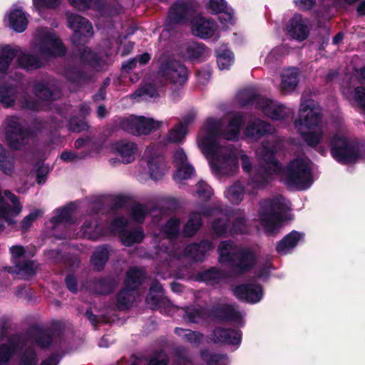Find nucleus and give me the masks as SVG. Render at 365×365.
Wrapping results in <instances>:
<instances>
[{
	"label": "nucleus",
	"instance_id": "1",
	"mask_svg": "<svg viewBox=\"0 0 365 365\" xmlns=\"http://www.w3.org/2000/svg\"><path fill=\"white\" fill-rule=\"evenodd\" d=\"M281 149V141L274 135L269 136L256 151L260 160L259 169L253 168L250 158L242 154L240 159L244 172L250 174L247 191L254 194L253 190L262 187L276 178H279L290 188L306 190L314 182L312 172V163L305 157H298L292 160L282 168L277 160L274 154Z\"/></svg>",
	"mask_w": 365,
	"mask_h": 365
},
{
	"label": "nucleus",
	"instance_id": "2",
	"mask_svg": "<svg viewBox=\"0 0 365 365\" xmlns=\"http://www.w3.org/2000/svg\"><path fill=\"white\" fill-rule=\"evenodd\" d=\"M243 116L239 113L225 118H207L197 138L199 149L209 160L217 176H230L239 170L238 155L232 144L220 143V139L235 142L240 138Z\"/></svg>",
	"mask_w": 365,
	"mask_h": 365
},
{
	"label": "nucleus",
	"instance_id": "3",
	"mask_svg": "<svg viewBox=\"0 0 365 365\" xmlns=\"http://www.w3.org/2000/svg\"><path fill=\"white\" fill-rule=\"evenodd\" d=\"M294 128L303 140L309 146L317 147L324 137L322 110L312 99H302Z\"/></svg>",
	"mask_w": 365,
	"mask_h": 365
},
{
	"label": "nucleus",
	"instance_id": "4",
	"mask_svg": "<svg viewBox=\"0 0 365 365\" xmlns=\"http://www.w3.org/2000/svg\"><path fill=\"white\" fill-rule=\"evenodd\" d=\"M202 216H215L217 218L212 223V230L217 235H225L227 232V221L228 218L217 208H205L202 214L197 212L190 213L188 220L184 226L182 233L185 236L191 237L194 235L202 225ZM233 220V225L230 230L231 234L242 233L246 231L247 227L244 217L241 214L234 213L229 220Z\"/></svg>",
	"mask_w": 365,
	"mask_h": 365
},
{
	"label": "nucleus",
	"instance_id": "5",
	"mask_svg": "<svg viewBox=\"0 0 365 365\" xmlns=\"http://www.w3.org/2000/svg\"><path fill=\"white\" fill-rule=\"evenodd\" d=\"M289 210V202L279 196L262 204L258 220L267 233L272 234L282 226L283 222L292 219Z\"/></svg>",
	"mask_w": 365,
	"mask_h": 365
},
{
	"label": "nucleus",
	"instance_id": "6",
	"mask_svg": "<svg viewBox=\"0 0 365 365\" xmlns=\"http://www.w3.org/2000/svg\"><path fill=\"white\" fill-rule=\"evenodd\" d=\"M218 253L220 263L234 266L240 272L247 270L255 263V256L250 250H240L230 241L220 243Z\"/></svg>",
	"mask_w": 365,
	"mask_h": 365
},
{
	"label": "nucleus",
	"instance_id": "7",
	"mask_svg": "<svg viewBox=\"0 0 365 365\" xmlns=\"http://www.w3.org/2000/svg\"><path fill=\"white\" fill-rule=\"evenodd\" d=\"M238 98L243 106L252 103L260 109L262 113L273 120H281L292 113V110L277 101L253 95L249 91L239 93Z\"/></svg>",
	"mask_w": 365,
	"mask_h": 365
},
{
	"label": "nucleus",
	"instance_id": "8",
	"mask_svg": "<svg viewBox=\"0 0 365 365\" xmlns=\"http://www.w3.org/2000/svg\"><path fill=\"white\" fill-rule=\"evenodd\" d=\"M166 121L155 120L145 116L130 115L120 121V128L134 135H147L166 125Z\"/></svg>",
	"mask_w": 365,
	"mask_h": 365
},
{
	"label": "nucleus",
	"instance_id": "9",
	"mask_svg": "<svg viewBox=\"0 0 365 365\" xmlns=\"http://www.w3.org/2000/svg\"><path fill=\"white\" fill-rule=\"evenodd\" d=\"M166 242H163L162 247L160 248L158 255L160 259L168 261V259L170 260L173 258H180L182 256H185L192 259L195 261H200L204 257L205 254L210 250H212L214 247L211 242L205 240L198 244H191L187 246L185 249L183 254L179 253V248L165 247Z\"/></svg>",
	"mask_w": 365,
	"mask_h": 365
},
{
	"label": "nucleus",
	"instance_id": "10",
	"mask_svg": "<svg viewBox=\"0 0 365 365\" xmlns=\"http://www.w3.org/2000/svg\"><path fill=\"white\" fill-rule=\"evenodd\" d=\"M34 93L35 98H38V101H33L23 96L21 101L23 108L31 110H38L44 107L46 101L56 100L61 96V92L58 88L43 83H35Z\"/></svg>",
	"mask_w": 365,
	"mask_h": 365
},
{
	"label": "nucleus",
	"instance_id": "11",
	"mask_svg": "<svg viewBox=\"0 0 365 365\" xmlns=\"http://www.w3.org/2000/svg\"><path fill=\"white\" fill-rule=\"evenodd\" d=\"M144 272L138 268H131L127 272L125 287L117 296V305L119 309H127L134 302V289L140 284Z\"/></svg>",
	"mask_w": 365,
	"mask_h": 365
},
{
	"label": "nucleus",
	"instance_id": "12",
	"mask_svg": "<svg viewBox=\"0 0 365 365\" xmlns=\"http://www.w3.org/2000/svg\"><path fill=\"white\" fill-rule=\"evenodd\" d=\"M11 261L15 265V272L25 277L33 275L36 267L34 262L30 260L32 254L21 245H14L10 248Z\"/></svg>",
	"mask_w": 365,
	"mask_h": 365
},
{
	"label": "nucleus",
	"instance_id": "13",
	"mask_svg": "<svg viewBox=\"0 0 365 365\" xmlns=\"http://www.w3.org/2000/svg\"><path fill=\"white\" fill-rule=\"evenodd\" d=\"M130 222L124 217H118L111 224L110 232H119L122 243L125 246H132L142 241L144 235L141 229H130Z\"/></svg>",
	"mask_w": 365,
	"mask_h": 365
},
{
	"label": "nucleus",
	"instance_id": "14",
	"mask_svg": "<svg viewBox=\"0 0 365 365\" xmlns=\"http://www.w3.org/2000/svg\"><path fill=\"white\" fill-rule=\"evenodd\" d=\"M160 73L166 81L177 86L185 83L188 78L187 68L178 61H168L163 63Z\"/></svg>",
	"mask_w": 365,
	"mask_h": 365
},
{
	"label": "nucleus",
	"instance_id": "15",
	"mask_svg": "<svg viewBox=\"0 0 365 365\" xmlns=\"http://www.w3.org/2000/svg\"><path fill=\"white\" fill-rule=\"evenodd\" d=\"M144 158L147 162L150 178L154 180L163 178L168 170L163 157L159 155L154 148L148 147L145 151Z\"/></svg>",
	"mask_w": 365,
	"mask_h": 365
},
{
	"label": "nucleus",
	"instance_id": "16",
	"mask_svg": "<svg viewBox=\"0 0 365 365\" xmlns=\"http://www.w3.org/2000/svg\"><path fill=\"white\" fill-rule=\"evenodd\" d=\"M5 134L9 145L14 149L20 148L28 136V132L22 129L19 119L14 116L5 121Z\"/></svg>",
	"mask_w": 365,
	"mask_h": 365
},
{
	"label": "nucleus",
	"instance_id": "17",
	"mask_svg": "<svg viewBox=\"0 0 365 365\" xmlns=\"http://www.w3.org/2000/svg\"><path fill=\"white\" fill-rule=\"evenodd\" d=\"M191 31L194 36L202 39L219 38L217 23L211 19L197 16L191 21Z\"/></svg>",
	"mask_w": 365,
	"mask_h": 365
},
{
	"label": "nucleus",
	"instance_id": "18",
	"mask_svg": "<svg viewBox=\"0 0 365 365\" xmlns=\"http://www.w3.org/2000/svg\"><path fill=\"white\" fill-rule=\"evenodd\" d=\"M197 7L194 0H179L170 8L168 19L173 23L183 21L193 14Z\"/></svg>",
	"mask_w": 365,
	"mask_h": 365
},
{
	"label": "nucleus",
	"instance_id": "19",
	"mask_svg": "<svg viewBox=\"0 0 365 365\" xmlns=\"http://www.w3.org/2000/svg\"><path fill=\"white\" fill-rule=\"evenodd\" d=\"M173 162L176 168L174 180L181 182L191 178L195 173L194 168L187 162V156L182 149L175 150L173 155Z\"/></svg>",
	"mask_w": 365,
	"mask_h": 365
},
{
	"label": "nucleus",
	"instance_id": "20",
	"mask_svg": "<svg viewBox=\"0 0 365 365\" xmlns=\"http://www.w3.org/2000/svg\"><path fill=\"white\" fill-rule=\"evenodd\" d=\"M68 26L74 32L77 39L81 36L91 37L93 34L92 24L85 18L74 14H67Z\"/></svg>",
	"mask_w": 365,
	"mask_h": 365
},
{
	"label": "nucleus",
	"instance_id": "21",
	"mask_svg": "<svg viewBox=\"0 0 365 365\" xmlns=\"http://www.w3.org/2000/svg\"><path fill=\"white\" fill-rule=\"evenodd\" d=\"M287 33L295 39L304 40L309 35L308 21L299 14L289 19L286 27Z\"/></svg>",
	"mask_w": 365,
	"mask_h": 365
},
{
	"label": "nucleus",
	"instance_id": "22",
	"mask_svg": "<svg viewBox=\"0 0 365 365\" xmlns=\"http://www.w3.org/2000/svg\"><path fill=\"white\" fill-rule=\"evenodd\" d=\"M233 293L239 299H242L250 303H257L259 302L263 297L262 287L255 284L238 286L234 289Z\"/></svg>",
	"mask_w": 365,
	"mask_h": 365
},
{
	"label": "nucleus",
	"instance_id": "23",
	"mask_svg": "<svg viewBox=\"0 0 365 365\" xmlns=\"http://www.w3.org/2000/svg\"><path fill=\"white\" fill-rule=\"evenodd\" d=\"M274 128L269 123L259 119L249 122L245 130V135L252 140H257L266 133H272Z\"/></svg>",
	"mask_w": 365,
	"mask_h": 365
},
{
	"label": "nucleus",
	"instance_id": "24",
	"mask_svg": "<svg viewBox=\"0 0 365 365\" xmlns=\"http://www.w3.org/2000/svg\"><path fill=\"white\" fill-rule=\"evenodd\" d=\"M300 74V71L297 68H284L281 73L280 90L284 93L294 91L299 84Z\"/></svg>",
	"mask_w": 365,
	"mask_h": 365
},
{
	"label": "nucleus",
	"instance_id": "25",
	"mask_svg": "<svg viewBox=\"0 0 365 365\" xmlns=\"http://www.w3.org/2000/svg\"><path fill=\"white\" fill-rule=\"evenodd\" d=\"M115 150L120 156L122 162L130 163L135 160L138 154V146L135 143L127 140H120L115 144Z\"/></svg>",
	"mask_w": 365,
	"mask_h": 365
},
{
	"label": "nucleus",
	"instance_id": "26",
	"mask_svg": "<svg viewBox=\"0 0 365 365\" xmlns=\"http://www.w3.org/2000/svg\"><path fill=\"white\" fill-rule=\"evenodd\" d=\"M212 339L215 342H223L232 345H239L241 341V333L237 330L217 328L213 332Z\"/></svg>",
	"mask_w": 365,
	"mask_h": 365
},
{
	"label": "nucleus",
	"instance_id": "27",
	"mask_svg": "<svg viewBox=\"0 0 365 365\" xmlns=\"http://www.w3.org/2000/svg\"><path fill=\"white\" fill-rule=\"evenodd\" d=\"M9 26L16 32H23L27 27L28 19L20 9H11L7 16Z\"/></svg>",
	"mask_w": 365,
	"mask_h": 365
},
{
	"label": "nucleus",
	"instance_id": "28",
	"mask_svg": "<svg viewBox=\"0 0 365 365\" xmlns=\"http://www.w3.org/2000/svg\"><path fill=\"white\" fill-rule=\"evenodd\" d=\"M304 234L293 231L285 236L277 245V251L280 255L288 254L302 240Z\"/></svg>",
	"mask_w": 365,
	"mask_h": 365
},
{
	"label": "nucleus",
	"instance_id": "29",
	"mask_svg": "<svg viewBox=\"0 0 365 365\" xmlns=\"http://www.w3.org/2000/svg\"><path fill=\"white\" fill-rule=\"evenodd\" d=\"M75 215V207L73 204L58 209L56 211L54 216L51 219L50 222L53 225L52 228L61 223H73V217Z\"/></svg>",
	"mask_w": 365,
	"mask_h": 365
},
{
	"label": "nucleus",
	"instance_id": "30",
	"mask_svg": "<svg viewBox=\"0 0 365 365\" xmlns=\"http://www.w3.org/2000/svg\"><path fill=\"white\" fill-rule=\"evenodd\" d=\"M104 235H106V233L101 232V229L98 225L96 220L92 217H90L89 219H86L84 221L81 230V237L96 240Z\"/></svg>",
	"mask_w": 365,
	"mask_h": 365
},
{
	"label": "nucleus",
	"instance_id": "31",
	"mask_svg": "<svg viewBox=\"0 0 365 365\" xmlns=\"http://www.w3.org/2000/svg\"><path fill=\"white\" fill-rule=\"evenodd\" d=\"M187 133V129L182 123H178L172 129H170L167 135L163 138L162 143H179L185 138Z\"/></svg>",
	"mask_w": 365,
	"mask_h": 365
},
{
	"label": "nucleus",
	"instance_id": "32",
	"mask_svg": "<svg viewBox=\"0 0 365 365\" xmlns=\"http://www.w3.org/2000/svg\"><path fill=\"white\" fill-rule=\"evenodd\" d=\"M216 57L217 66L220 70L229 69L235 61L233 53L225 47L217 51Z\"/></svg>",
	"mask_w": 365,
	"mask_h": 365
},
{
	"label": "nucleus",
	"instance_id": "33",
	"mask_svg": "<svg viewBox=\"0 0 365 365\" xmlns=\"http://www.w3.org/2000/svg\"><path fill=\"white\" fill-rule=\"evenodd\" d=\"M245 190L239 182H235L225 192L226 198L233 204L240 203L244 197Z\"/></svg>",
	"mask_w": 365,
	"mask_h": 365
},
{
	"label": "nucleus",
	"instance_id": "34",
	"mask_svg": "<svg viewBox=\"0 0 365 365\" xmlns=\"http://www.w3.org/2000/svg\"><path fill=\"white\" fill-rule=\"evenodd\" d=\"M207 51L205 46L200 43L192 42L187 43L185 47V56L191 60L199 59L205 56Z\"/></svg>",
	"mask_w": 365,
	"mask_h": 365
},
{
	"label": "nucleus",
	"instance_id": "35",
	"mask_svg": "<svg viewBox=\"0 0 365 365\" xmlns=\"http://www.w3.org/2000/svg\"><path fill=\"white\" fill-rule=\"evenodd\" d=\"M163 289L161 284L155 282L150 288L149 294L146 298V302L152 309L158 307L160 299L163 296Z\"/></svg>",
	"mask_w": 365,
	"mask_h": 365
},
{
	"label": "nucleus",
	"instance_id": "36",
	"mask_svg": "<svg viewBox=\"0 0 365 365\" xmlns=\"http://www.w3.org/2000/svg\"><path fill=\"white\" fill-rule=\"evenodd\" d=\"M108 250L106 247L96 249L91 257V262L94 267L97 269L103 268L108 259Z\"/></svg>",
	"mask_w": 365,
	"mask_h": 365
},
{
	"label": "nucleus",
	"instance_id": "37",
	"mask_svg": "<svg viewBox=\"0 0 365 365\" xmlns=\"http://www.w3.org/2000/svg\"><path fill=\"white\" fill-rule=\"evenodd\" d=\"M225 277V273L217 268H212L205 271L202 273L200 276L201 279L208 284L218 283Z\"/></svg>",
	"mask_w": 365,
	"mask_h": 365
},
{
	"label": "nucleus",
	"instance_id": "38",
	"mask_svg": "<svg viewBox=\"0 0 365 365\" xmlns=\"http://www.w3.org/2000/svg\"><path fill=\"white\" fill-rule=\"evenodd\" d=\"M163 232L167 238L175 237L180 230V220L176 217H172L167 221L163 227Z\"/></svg>",
	"mask_w": 365,
	"mask_h": 365
},
{
	"label": "nucleus",
	"instance_id": "39",
	"mask_svg": "<svg viewBox=\"0 0 365 365\" xmlns=\"http://www.w3.org/2000/svg\"><path fill=\"white\" fill-rule=\"evenodd\" d=\"M202 357L210 365H228L229 359L226 355L210 354L208 351L202 353Z\"/></svg>",
	"mask_w": 365,
	"mask_h": 365
},
{
	"label": "nucleus",
	"instance_id": "40",
	"mask_svg": "<svg viewBox=\"0 0 365 365\" xmlns=\"http://www.w3.org/2000/svg\"><path fill=\"white\" fill-rule=\"evenodd\" d=\"M229 6L225 0H210L205 5L207 11L212 14H221Z\"/></svg>",
	"mask_w": 365,
	"mask_h": 365
},
{
	"label": "nucleus",
	"instance_id": "41",
	"mask_svg": "<svg viewBox=\"0 0 365 365\" xmlns=\"http://www.w3.org/2000/svg\"><path fill=\"white\" fill-rule=\"evenodd\" d=\"M16 351L13 344H2L0 346V365H7L11 356Z\"/></svg>",
	"mask_w": 365,
	"mask_h": 365
},
{
	"label": "nucleus",
	"instance_id": "42",
	"mask_svg": "<svg viewBox=\"0 0 365 365\" xmlns=\"http://www.w3.org/2000/svg\"><path fill=\"white\" fill-rule=\"evenodd\" d=\"M69 4L78 10L98 9L99 0H68Z\"/></svg>",
	"mask_w": 365,
	"mask_h": 365
},
{
	"label": "nucleus",
	"instance_id": "43",
	"mask_svg": "<svg viewBox=\"0 0 365 365\" xmlns=\"http://www.w3.org/2000/svg\"><path fill=\"white\" fill-rule=\"evenodd\" d=\"M34 9L41 13L46 9H55L58 6L62 0H32Z\"/></svg>",
	"mask_w": 365,
	"mask_h": 365
},
{
	"label": "nucleus",
	"instance_id": "44",
	"mask_svg": "<svg viewBox=\"0 0 365 365\" xmlns=\"http://www.w3.org/2000/svg\"><path fill=\"white\" fill-rule=\"evenodd\" d=\"M35 341L42 348L49 346L54 342V336L46 331H38L34 334Z\"/></svg>",
	"mask_w": 365,
	"mask_h": 365
},
{
	"label": "nucleus",
	"instance_id": "45",
	"mask_svg": "<svg viewBox=\"0 0 365 365\" xmlns=\"http://www.w3.org/2000/svg\"><path fill=\"white\" fill-rule=\"evenodd\" d=\"M220 21L225 29L233 26L235 24L233 9L228 7L225 11H222L220 16Z\"/></svg>",
	"mask_w": 365,
	"mask_h": 365
},
{
	"label": "nucleus",
	"instance_id": "46",
	"mask_svg": "<svg viewBox=\"0 0 365 365\" xmlns=\"http://www.w3.org/2000/svg\"><path fill=\"white\" fill-rule=\"evenodd\" d=\"M175 333L184 336L189 342L194 344L200 342L202 338V336L199 333L190 330H183L180 328L175 329Z\"/></svg>",
	"mask_w": 365,
	"mask_h": 365
},
{
	"label": "nucleus",
	"instance_id": "47",
	"mask_svg": "<svg viewBox=\"0 0 365 365\" xmlns=\"http://www.w3.org/2000/svg\"><path fill=\"white\" fill-rule=\"evenodd\" d=\"M196 193L200 198L207 200L212 195V190L205 182L200 181L196 185Z\"/></svg>",
	"mask_w": 365,
	"mask_h": 365
},
{
	"label": "nucleus",
	"instance_id": "48",
	"mask_svg": "<svg viewBox=\"0 0 365 365\" xmlns=\"http://www.w3.org/2000/svg\"><path fill=\"white\" fill-rule=\"evenodd\" d=\"M135 96H138L144 98H146L147 97L155 98L159 95L155 87L152 85H149L145 86L141 90H139L136 93H135L133 96L134 98H135Z\"/></svg>",
	"mask_w": 365,
	"mask_h": 365
},
{
	"label": "nucleus",
	"instance_id": "49",
	"mask_svg": "<svg viewBox=\"0 0 365 365\" xmlns=\"http://www.w3.org/2000/svg\"><path fill=\"white\" fill-rule=\"evenodd\" d=\"M42 215V211L40 210H35L31 212L29 215L26 216L22 222L21 228L24 231L27 230L32 225V223Z\"/></svg>",
	"mask_w": 365,
	"mask_h": 365
},
{
	"label": "nucleus",
	"instance_id": "50",
	"mask_svg": "<svg viewBox=\"0 0 365 365\" xmlns=\"http://www.w3.org/2000/svg\"><path fill=\"white\" fill-rule=\"evenodd\" d=\"M36 356L33 349H29L22 354L19 365H36Z\"/></svg>",
	"mask_w": 365,
	"mask_h": 365
},
{
	"label": "nucleus",
	"instance_id": "51",
	"mask_svg": "<svg viewBox=\"0 0 365 365\" xmlns=\"http://www.w3.org/2000/svg\"><path fill=\"white\" fill-rule=\"evenodd\" d=\"M203 312L201 309H196L189 307L185 311V319L190 322H198L202 317Z\"/></svg>",
	"mask_w": 365,
	"mask_h": 365
},
{
	"label": "nucleus",
	"instance_id": "52",
	"mask_svg": "<svg viewBox=\"0 0 365 365\" xmlns=\"http://www.w3.org/2000/svg\"><path fill=\"white\" fill-rule=\"evenodd\" d=\"M147 215V210L141 205H135L132 209V216L133 220L136 222H143Z\"/></svg>",
	"mask_w": 365,
	"mask_h": 365
},
{
	"label": "nucleus",
	"instance_id": "53",
	"mask_svg": "<svg viewBox=\"0 0 365 365\" xmlns=\"http://www.w3.org/2000/svg\"><path fill=\"white\" fill-rule=\"evenodd\" d=\"M88 128L87 123L83 120H78L77 118L71 119L68 128L73 132H81L87 130Z\"/></svg>",
	"mask_w": 365,
	"mask_h": 365
},
{
	"label": "nucleus",
	"instance_id": "54",
	"mask_svg": "<svg viewBox=\"0 0 365 365\" xmlns=\"http://www.w3.org/2000/svg\"><path fill=\"white\" fill-rule=\"evenodd\" d=\"M197 112L194 109H191L188 110L181 119V121L179 123H182L183 125L187 129V126L193 123L196 118Z\"/></svg>",
	"mask_w": 365,
	"mask_h": 365
},
{
	"label": "nucleus",
	"instance_id": "55",
	"mask_svg": "<svg viewBox=\"0 0 365 365\" xmlns=\"http://www.w3.org/2000/svg\"><path fill=\"white\" fill-rule=\"evenodd\" d=\"M168 357L163 352L155 355L149 362V365H166Z\"/></svg>",
	"mask_w": 365,
	"mask_h": 365
},
{
	"label": "nucleus",
	"instance_id": "56",
	"mask_svg": "<svg viewBox=\"0 0 365 365\" xmlns=\"http://www.w3.org/2000/svg\"><path fill=\"white\" fill-rule=\"evenodd\" d=\"M60 157L63 161L66 163L76 162L81 158V157L76 153L68 150L63 151Z\"/></svg>",
	"mask_w": 365,
	"mask_h": 365
},
{
	"label": "nucleus",
	"instance_id": "57",
	"mask_svg": "<svg viewBox=\"0 0 365 365\" xmlns=\"http://www.w3.org/2000/svg\"><path fill=\"white\" fill-rule=\"evenodd\" d=\"M227 314L225 315V318L230 320H237L242 317V313L235 309L232 306H228L226 307Z\"/></svg>",
	"mask_w": 365,
	"mask_h": 365
},
{
	"label": "nucleus",
	"instance_id": "58",
	"mask_svg": "<svg viewBox=\"0 0 365 365\" xmlns=\"http://www.w3.org/2000/svg\"><path fill=\"white\" fill-rule=\"evenodd\" d=\"M14 163L11 158L7 157L4 161L0 162V168L7 175L11 173Z\"/></svg>",
	"mask_w": 365,
	"mask_h": 365
},
{
	"label": "nucleus",
	"instance_id": "59",
	"mask_svg": "<svg viewBox=\"0 0 365 365\" xmlns=\"http://www.w3.org/2000/svg\"><path fill=\"white\" fill-rule=\"evenodd\" d=\"M47 173L48 168L46 167L41 166L38 169L36 177L38 184H43L46 182Z\"/></svg>",
	"mask_w": 365,
	"mask_h": 365
},
{
	"label": "nucleus",
	"instance_id": "60",
	"mask_svg": "<svg viewBox=\"0 0 365 365\" xmlns=\"http://www.w3.org/2000/svg\"><path fill=\"white\" fill-rule=\"evenodd\" d=\"M295 4L302 9H310L315 3V0H295Z\"/></svg>",
	"mask_w": 365,
	"mask_h": 365
},
{
	"label": "nucleus",
	"instance_id": "61",
	"mask_svg": "<svg viewBox=\"0 0 365 365\" xmlns=\"http://www.w3.org/2000/svg\"><path fill=\"white\" fill-rule=\"evenodd\" d=\"M66 284L71 292L75 293L77 291L76 279L73 276L69 275L66 277Z\"/></svg>",
	"mask_w": 365,
	"mask_h": 365
},
{
	"label": "nucleus",
	"instance_id": "62",
	"mask_svg": "<svg viewBox=\"0 0 365 365\" xmlns=\"http://www.w3.org/2000/svg\"><path fill=\"white\" fill-rule=\"evenodd\" d=\"M137 64V58H131L123 63L122 68L124 71L128 72L130 70L135 68Z\"/></svg>",
	"mask_w": 365,
	"mask_h": 365
},
{
	"label": "nucleus",
	"instance_id": "63",
	"mask_svg": "<svg viewBox=\"0 0 365 365\" xmlns=\"http://www.w3.org/2000/svg\"><path fill=\"white\" fill-rule=\"evenodd\" d=\"M81 58L84 61L91 62L94 59V54L89 48H86L81 53Z\"/></svg>",
	"mask_w": 365,
	"mask_h": 365
},
{
	"label": "nucleus",
	"instance_id": "64",
	"mask_svg": "<svg viewBox=\"0 0 365 365\" xmlns=\"http://www.w3.org/2000/svg\"><path fill=\"white\" fill-rule=\"evenodd\" d=\"M210 72L209 71H199L197 73V80L200 83H204L210 78Z\"/></svg>",
	"mask_w": 365,
	"mask_h": 365
}]
</instances>
